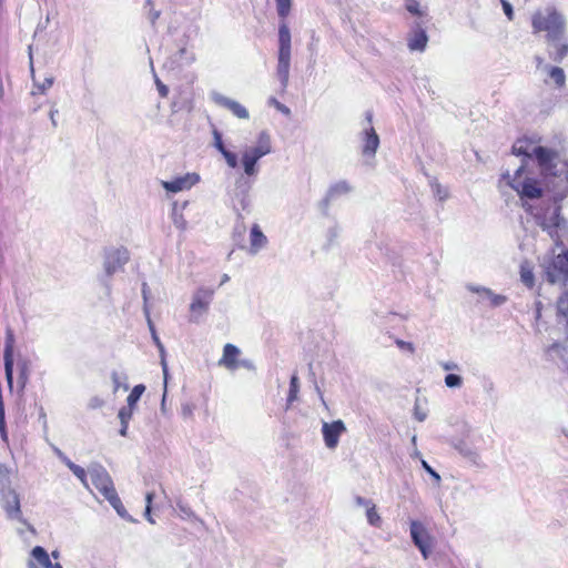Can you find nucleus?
Returning <instances> with one entry per match:
<instances>
[{"label":"nucleus","mask_w":568,"mask_h":568,"mask_svg":"<svg viewBox=\"0 0 568 568\" xmlns=\"http://www.w3.org/2000/svg\"><path fill=\"white\" fill-rule=\"evenodd\" d=\"M297 381H298L297 376H293L291 379V389H290V397H288L290 400H293L296 397V393L298 390Z\"/></svg>","instance_id":"nucleus-31"},{"label":"nucleus","mask_w":568,"mask_h":568,"mask_svg":"<svg viewBox=\"0 0 568 568\" xmlns=\"http://www.w3.org/2000/svg\"><path fill=\"white\" fill-rule=\"evenodd\" d=\"M346 429L342 420L324 423L322 426V435L325 446L329 449H334L338 444L339 436Z\"/></svg>","instance_id":"nucleus-10"},{"label":"nucleus","mask_w":568,"mask_h":568,"mask_svg":"<svg viewBox=\"0 0 568 568\" xmlns=\"http://www.w3.org/2000/svg\"><path fill=\"white\" fill-rule=\"evenodd\" d=\"M356 500L358 505H368L371 503L369 500H366L363 497H357Z\"/></svg>","instance_id":"nucleus-44"},{"label":"nucleus","mask_w":568,"mask_h":568,"mask_svg":"<svg viewBox=\"0 0 568 568\" xmlns=\"http://www.w3.org/2000/svg\"><path fill=\"white\" fill-rule=\"evenodd\" d=\"M144 390L145 386L143 384L134 385L126 396V405L134 407Z\"/></svg>","instance_id":"nucleus-24"},{"label":"nucleus","mask_w":568,"mask_h":568,"mask_svg":"<svg viewBox=\"0 0 568 568\" xmlns=\"http://www.w3.org/2000/svg\"><path fill=\"white\" fill-rule=\"evenodd\" d=\"M444 368H445V369H449V368H450V366H449L448 364H445V365H444Z\"/></svg>","instance_id":"nucleus-47"},{"label":"nucleus","mask_w":568,"mask_h":568,"mask_svg":"<svg viewBox=\"0 0 568 568\" xmlns=\"http://www.w3.org/2000/svg\"><path fill=\"white\" fill-rule=\"evenodd\" d=\"M239 355L240 351L233 344H225L223 347V353L217 364L223 366L230 371H233L239 367Z\"/></svg>","instance_id":"nucleus-13"},{"label":"nucleus","mask_w":568,"mask_h":568,"mask_svg":"<svg viewBox=\"0 0 568 568\" xmlns=\"http://www.w3.org/2000/svg\"><path fill=\"white\" fill-rule=\"evenodd\" d=\"M292 0H276L277 14L282 20L278 28V63L277 72L287 80L292 57V36L286 19L292 11Z\"/></svg>","instance_id":"nucleus-3"},{"label":"nucleus","mask_w":568,"mask_h":568,"mask_svg":"<svg viewBox=\"0 0 568 568\" xmlns=\"http://www.w3.org/2000/svg\"><path fill=\"white\" fill-rule=\"evenodd\" d=\"M152 498H153V493H148L145 496V499H146L145 513H146V515H150Z\"/></svg>","instance_id":"nucleus-41"},{"label":"nucleus","mask_w":568,"mask_h":568,"mask_svg":"<svg viewBox=\"0 0 568 568\" xmlns=\"http://www.w3.org/2000/svg\"><path fill=\"white\" fill-rule=\"evenodd\" d=\"M213 145H215V148L219 150V152L222 154V156L224 158L226 164L232 168V169H235L237 168L239 165V161H237V156L235 153L229 151L223 142H222V138H221V134L215 130L213 131Z\"/></svg>","instance_id":"nucleus-15"},{"label":"nucleus","mask_w":568,"mask_h":568,"mask_svg":"<svg viewBox=\"0 0 568 568\" xmlns=\"http://www.w3.org/2000/svg\"><path fill=\"white\" fill-rule=\"evenodd\" d=\"M396 345L400 348V349H405V351H408L410 353H414V344L410 343V342H405L403 339H396Z\"/></svg>","instance_id":"nucleus-35"},{"label":"nucleus","mask_w":568,"mask_h":568,"mask_svg":"<svg viewBox=\"0 0 568 568\" xmlns=\"http://www.w3.org/2000/svg\"><path fill=\"white\" fill-rule=\"evenodd\" d=\"M65 465L68 466V468L81 480V483L87 487L89 488L90 485H89V481H88V474H89V470L87 471L83 467L74 464L73 462H71L70 459H65Z\"/></svg>","instance_id":"nucleus-22"},{"label":"nucleus","mask_w":568,"mask_h":568,"mask_svg":"<svg viewBox=\"0 0 568 568\" xmlns=\"http://www.w3.org/2000/svg\"><path fill=\"white\" fill-rule=\"evenodd\" d=\"M194 405L193 404H183L182 405V415L185 418H191L194 412Z\"/></svg>","instance_id":"nucleus-36"},{"label":"nucleus","mask_w":568,"mask_h":568,"mask_svg":"<svg viewBox=\"0 0 568 568\" xmlns=\"http://www.w3.org/2000/svg\"><path fill=\"white\" fill-rule=\"evenodd\" d=\"M0 434L4 440H8L6 414H0Z\"/></svg>","instance_id":"nucleus-32"},{"label":"nucleus","mask_w":568,"mask_h":568,"mask_svg":"<svg viewBox=\"0 0 568 568\" xmlns=\"http://www.w3.org/2000/svg\"><path fill=\"white\" fill-rule=\"evenodd\" d=\"M89 475L93 487L110 501V505L115 508L120 517L125 515V508L121 501V497L116 493L114 481L110 473L102 465H92L89 468Z\"/></svg>","instance_id":"nucleus-6"},{"label":"nucleus","mask_w":568,"mask_h":568,"mask_svg":"<svg viewBox=\"0 0 568 568\" xmlns=\"http://www.w3.org/2000/svg\"><path fill=\"white\" fill-rule=\"evenodd\" d=\"M191 183H189L186 178H178L170 182H164V187L172 192L182 191L185 187H189Z\"/></svg>","instance_id":"nucleus-25"},{"label":"nucleus","mask_w":568,"mask_h":568,"mask_svg":"<svg viewBox=\"0 0 568 568\" xmlns=\"http://www.w3.org/2000/svg\"><path fill=\"white\" fill-rule=\"evenodd\" d=\"M367 520L372 526L379 527L382 519L379 515L377 514L376 506L373 504L367 508L366 511Z\"/></svg>","instance_id":"nucleus-28"},{"label":"nucleus","mask_w":568,"mask_h":568,"mask_svg":"<svg viewBox=\"0 0 568 568\" xmlns=\"http://www.w3.org/2000/svg\"><path fill=\"white\" fill-rule=\"evenodd\" d=\"M0 414H6V408H4V402H3L2 393L0 394Z\"/></svg>","instance_id":"nucleus-43"},{"label":"nucleus","mask_w":568,"mask_h":568,"mask_svg":"<svg viewBox=\"0 0 568 568\" xmlns=\"http://www.w3.org/2000/svg\"><path fill=\"white\" fill-rule=\"evenodd\" d=\"M215 101L217 102V105L226 108L227 111L240 120H247L250 116L247 110L239 102H235V100H230L227 97L220 95Z\"/></svg>","instance_id":"nucleus-14"},{"label":"nucleus","mask_w":568,"mask_h":568,"mask_svg":"<svg viewBox=\"0 0 568 568\" xmlns=\"http://www.w3.org/2000/svg\"><path fill=\"white\" fill-rule=\"evenodd\" d=\"M2 393V390H0V394Z\"/></svg>","instance_id":"nucleus-49"},{"label":"nucleus","mask_w":568,"mask_h":568,"mask_svg":"<svg viewBox=\"0 0 568 568\" xmlns=\"http://www.w3.org/2000/svg\"><path fill=\"white\" fill-rule=\"evenodd\" d=\"M549 77L556 83L557 87H562L566 81L565 72L559 67H551L549 69Z\"/></svg>","instance_id":"nucleus-27"},{"label":"nucleus","mask_w":568,"mask_h":568,"mask_svg":"<svg viewBox=\"0 0 568 568\" xmlns=\"http://www.w3.org/2000/svg\"><path fill=\"white\" fill-rule=\"evenodd\" d=\"M129 261V252L124 247L115 248L106 254L105 271L109 275L119 271Z\"/></svg>","instance_id":"nucleus-11"},{"label":"nucleus","mask_w":568,"mask_h":568,"mask_svg":"<svg viewBox=\"0 0 568 568\" xmlns=\"http://www.w3.org/2000/svg\"><path fill=\"white\" fill-rule=\"evenodd\" d=\"M52 556H53L54 558H58V552H57V551H53V552H52Z\"/></svg>","instance_id":"nucleus-46"},{"label":"nucleus","mask_w":568,"mask_h":568,"mask_svg":"<svg viewBox=\"0 0 568 568\" xmlns=\"http://www.w3.org/2000/svg\"><path fill=\"white\" fill-rule=\"evenodd\" d=\"M104 405V402L102 398L100 397H94L91 399V403H90V406L93 408V409H97V407H103Z\"/></svg>","instance_id":"nucleus-40"},{"label":"nucleus","mask_w":568,"mask_h":568,"mask_svg":"<svg viewBox=\"0 0 568 568\" xmlns=\"http://www.w3.org/2000/svg\"><path fill=\"white\" fill-rule=\"evenodd\" d=\"M549 174L538 172L532 163L521 160L520 165L510 175L506 172L499 180V185H507L517 192L521 201H536L544 195L546 182L545 178Z\"/></svg>","instance_id":"nucleus-1"},{"label":"nucleus","mask_w":568,"mask_h":568,"mask_svg":"<svg viewBox=\"0 0 568 568\" xmlns=\"http://www.w3.org/2000/svg\"><path fill=\"white\" fill-rule=\"evenodd\" d=\"M544 273L551 284L568 282V250L552 253L544 263Z\"/></svg>","instance_id":"nucleus-8"},{"label":"nucleus","mask_w":568,"mask_h":568,"mask_svg":"<svg viewBox=\"0 0 568 568\" xmlns=\"http://www.w3.org/2000/svg\"><path fill=\"white\" fill-rule=\"evenodd\" d=\"M209 300H205L200 295H196L193 298L190 310L195 321H197L201 315L206 313V311L209 310Z\"/></svg>","instance_id":"nucleus-20"},{"label":"nucleus","mask_w":568,"mask_h":568,"mask_svg":"<svg viewBox=\"0 0 568 568\" xmlns=\"http://www.w3.org/2000/svg\"><path fill=\"white\" fill-rule=\"evenodd\" d=\"M513 154L523 156L521 160H527L528 163L535 160L541 173L556 174L555 161L558 158V153L552 149L537 145L532 140L524 138L513 144Z\"/></svg>","instance_id":"nucleus-4"},{"label":"nucleus","mask_w":568,"mask_h":568,"mask_svg":"<svg viewBox=\"0 0 568 568\" xmlns=\"http://www.w3.org/2000/svg\"><path fill=\"white\" fill-rule=\"evenodd\" d=\"M519 274H520L521 282L527 287L530 288L534 286V284H535L534 273H532L531 267L527 263H524L520 265Z\"/></svg>","instance_id":"nucleus-23"},{"label":"nucleus","mask_w":568,"mask_h":568,"mask_svg":"<svg viewBox=\"0 0 568 568\" xmlns=\"http://www.w3.org/2000/svg\"><path fill=\"white\" fill-rule=\"evenodd\" d=\"M174 223L176 227L180 229L181 231L186 230L187 223L182 215L179 219H175Z\"/></svg>","instance_id":"nucleus-39"},{"label":"nucleus","mask_w":568,"mask_h":568,"mask_svg":"<svg viewBox=\"0 0 568 568\" xmlns=\"http://www.w3.org/2000/svg\"><path fill=\"white\" fill-rule=\"evenodd\" d=\"M428 38L420 26H417L409 36L408 48L410 51H424Z\"/></svg>","instance_id":"nucleus-16"},{"label":"nucleus","mask_w":568,"mask_h":568,"mask_svg":"<svg viewBox=\"0 0 568 568\" xmlns=\"http://www.w3.org/2000/svg\"><path fill=\"white\" fill-rule=\"evenodd\" d=\"M532 33H546L547 43L560 42V38L565 36L566 22L560 13L554 9L538 11L531 17Z\"/></svg>","instance_id":"nucleus-5"},{"label":"nucleus","mask_w":568,"mask_h":568,"mask_svg":"<svg viewBox=\"0 0 568 568\" xmlns=\"http://www.w3.org/2000/svg\"><path fill=\"white\" fill-rule=\"evenodd\" d=\"M272 152L271 136L266 132H261L257 136L256 144L247 146L242 152L241 162L244 173L248 176L257 173L256 163L258 160Z\"/></svg>","instance_id":"nucleus-7"},{"label":"nucleus","mask_w":568,"mask_h":568,"mask_svg":"<svg viewBox=\"0 0 568 568\" xmlns=\"http://www.w3.org/2000/svg\"><path fill=\"white\" fill-rule=\"evenodd\" d=\"M379 146V138L375 130L371 128L365 132L363 154L374 155Z\"/></svg>","instance_id":"nucleus-19"},{"label":"nucleus","mask_w":568,"mask_h":568,"mask_svg":"<svg viewBox=\"0 0 568 568\" xmlns=\"http://www.w3.org/2000/svg\"><path fill=\"white\" fill-rule=\"evenodd\" d=\"M2 6V0H0V7Z\"/></svg>","instance_id":"nucleus-48"},{"label":"nucleus","mask_w":568,"mask_h":568,"mask_svg":"<svg viewBox=\"0 0 568 568\" xmlns=\"http://www.w3.org/2000/svg\"><path fill=\"white\" fill-rule=\"evenodd\" d=\"M501 3H503L505 14L507 16V18L510 21H513L514 20V9L511 8V4L509 3L508 0H501Z\"/></svg>","instance_id":"nucleus-33"},{"label":"nucleus","mask_w":568,"mask_h":568,"mask_svg":"<svg viewBox=\"0 0 568 568\" xmlns=\"http://www.w3.org/2000/svg\"><path fill=\"white\" fill-rule=\"evenodd\" d=\"M29 568H62V566L59 562H51L45 549L41 546H36L31 550Z\"/></svg>","instance_id":"nucleus-12"},{"label":"nucleus","mask_w":568,"mask_h":568,"mask_svg":"<svg viewBox=\"0 0 568 568\" xmlns=\"http://www.w3.org/2000/svg\"><path fill=\"white\" fill-rule=\"evenodd\" d=\"M410 538H413V542L419 548L423 557L426 558L430 550L432 538L419 521L410 523Z\"/></svg>","instance_id":"nucleus-9"},{"label":"nucleus","mask_w":568,"mask_h":568,"mask_svg":"<svg viewBox=\"0 0 568 568\" xmlns=\"http://www.w3.org/2000/svg\"><path fill=\"white\" fill-rule=\"evenodd\" d=\"M156 87H158V90H159V93L161 97H163V98L168 97L169 88L163 82H161L159 79H156Z\"/></svg>","instance_id":"nucleus-38"},{"label":"nucleus","mask_w":568,"mask_h":568,"mask_svg":"<svg viewBox=\"0 0 568 568\" xmlns=\"http://www.w3.org/2000/svg\"><path fill=\"white\" fill-rule=\"evenodd\" d=\"M351 190V186L345 181H339L333 184L328 190L329 197H336L341 194L347 193Z\"/></svg>","instance_id":"nucleus-26"},{"label":"nucleus","mask_w":568,"mask_h":568,"mask_svg":"<svg viewBox=\"0 0 568 568\" xmlns=\"http://www.w3.org/2000/svg\"><path fill=\"white\" fill-rule=\"evenodd\" d=\"M267 243L266 236L261 231L257 224H254L250 232V251L252 253L258 252Z\"/></svg>","instance_id":"nucleus-18"},{"label":"nucleus","mask_w":568,"mask_h":568,"mask_svg":"<svg viewBox=\"0 0 568 568\" xmlns=\"http://www.w3.org/2000/svg\"><path fill=\"white\" fill-rule=\"evenodd\" d=\"M52 85V79H45L41 84H36L37 90L33 93H44Z\"/></svg>","instance_id":"nucleus-34"},{"label":"nucleus","mask_w":568,"mask_h":568,"mask_svg":"<svg viewBox=\"0 0 568 568\" xmlns=\"http://www.w3.org/2000/svg\"><path fill=\"white\" fill-rule=\"evenodd\" d=\"M406 9L413 16H417V17L422 16L420 4L418 3V0H407Z\"/></svg>","instance_id":"nucleus-29"},{"label":"nucleus","mask_w":568,"mask_h":568,"mask_svg":"<svg viewBox=\"0 0 568 568\" xmlns=\"http://www.w3.org/2000/svg\"><path fill=\"white\" fill-rule=\"evenodd\" d=\"M424 467L427 469L428 473H430L436 478H439L438 474L435 473L425 462H423Z\"/></svg>","instance_id":"nucleus-42"},{"label":"nucleus","mask_w":568,"mask_h":568,"mask_svg":"<svg viewBox=\"0 0 568 568\" xmlns=\"http://www.w3.org/2000/svg\"><path fill=\"white\" fill-rule=\"evenodd\" d=\"M132 413H133V408H132V406H128V404L125 406H122L120 409V413H118V418H120V424H121V428H120L121 436L126 435L128 424L132 417Z\"/></svg>","instance_id":"nucleus-21"},{"label":"nucleus","mask_w":568,"mask_h":568,"mask_svg":"<svg viewBox=\"0 0 568 568\" xmlns=\"http://www.w3.org/2000/svg\"><path fill=\"white\" fill-rule=\"evenodd\" d=\"M4 369L10 389L14 386L16 373V387H18V392H22L30 376L31 362L21 355L14 357V332L12 328H8L6 333Z\"/></svg>","instance_id":"nucleus-2"},{"label":"nucleus","mask_w":568,"mask_h":568,"mask_svg":"<svg viewBox=\"0 0 568 568\" xmlns=\"http://www.w3.org/2000/svg\"><path fill=\"white\" fill-rule=\"evenodd\" d=\"M4 97V85L2 80H0V100Z\"/></svg>","instance_id":"nucleus-45"},{"label":"nucleus","mask_w":568,"mask_h":568,"mask_svg":"<svg viewBox=\"0 0 568 568\" xmlns=\"http://www.w3.org/2000/svg\"><path fill=\"white\" fill-rule=\"evenodd\" d=\"M548 47L549 58L555 62H561L562 59L568 54V42L565 36L560 38V42L556 41L555 43H548Z\"/></svg>","instance_id":"nucleus-17"},{"label":"nucleus","mask_w":568,"mask_h":568,"mask_svg":"<svg viewBox=\"0 0 568 568\" xmlns=\"http://www.w3.org/2000/svg\"><path fill=\"white\" fill-rule=\"evenodd\" d=\"M445 384L448 387H456L462 385V377L456 374H448L445 376Z\"/></svg>","instance_id":"nucleus-30"},{"label":"nucleus","mask_w":568,"mask_h":568,"mask_svg":"<svg viewBox=\"0 0 568 568\" xmlns=\"http://www.w3.org/2000/svg\"><path fill=\"white\" fill-rule=\"evenodd\" d=\"M111 381H113V392H116L121 388V376L113 372L111 373Z\"/></svg>","instance_id":"nucleus-37"}]
</instances>
